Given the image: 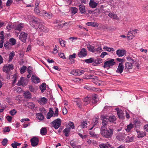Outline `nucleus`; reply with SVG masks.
Instances as JSON below:
<instances>
[{
    "label": "nucleus",
    "mask_w": 148,
    "mask_h": 148,
    "mask_svg": "<svg viewBox=\"0 0 148 148\" xmlns=\"http://www.w3.org/2000/svg\"><path fill=\"white\" fill-rule=\"evenodd\" d=\"M40 111L42 113H43L45 114L47 113V111L44 108H40L39 109Z\"/></svg>",
    "instance_id": "61"
},
{
    "label": "nucleus",
    "mask_w": 148,
    "mask_h": 148,
    "mask_svg": "<svg viewBox=\"0 0 148 148\" xmlns=\"http://www.w3.org/2000/svg\"><path fill=\"white\" fill-rule=\"evenodd\" d=\"M136 131L138 135L137 137L138 138H142L145 136L146 134V133L138 130L137 129L136 130Z\"/></svg>",
    "instance_id": "16"
},
{
    "label": "nucleus",
    "mask_w": 148,
    "mask_h": 148,
    "mask_svg": "<svg viewBox=\"0 0 148 148\" xmlns=\"http://www.w3.org/2000/svg\"><path fill=\"white\" fill-rule=\"evenodd\" d=\"M8 141V140L7 138H4L1 142V144L3 146H6L7 144Z\"/></svg>",
    "instance_id": "41"
},
{
    "label": "nucleus",
    "mask_w": 148,
    "mask_h": 148,
    "mask_svg": "<svg viewBox=\"0 0 148 148\" xmlns=\"http://www.w3.org/2000/svg\"><path fill=\"white\" fill-rule=\"evenodd\" d=\"M27 34L24 32H21L19 36V39L23 42L25 43L26 42Z\"/></svg>",
    "instance_id": "10"
},
{
    "label": "nucleus",
    "mask_w": 148,
    "mask_h": 148,
    "mask_svg": "<svg viewBox=\"0 0 148 148\" xmlns=\"http://www.w3.org/2000/svg\"><path fill=\"white\" fill-rule=\"evenodd\" d=\"M31 80L32 82L35 84L38 83L40 82V79L36 76L33 75L31 78Z\"/></svg>",
    "instance_id": "14"
},
{
    "label": "nucleus",
    "mask_w": 148,
    "mask_h": 148,
    "mask_svg": "<svg viewBox=\"0 0 148 148\" xmlns=\"http://www.w3.org/2000/svg\"><path fill=\"white\" fill-rule=\"evenodd\" d=\"M9 41L11 43V45H14L16 44V40L13 38H10V39Z\"/></svg>",
    "instance_id": "38"
},
{
    "label": "nucleus",
    "mask_w": 148,
    "mask_h": 148,
    "mask_svg": "<svg viewBox=\"0 0 148 148\" xmlns=\"http://www.w3.org/2000/svg\"><path fill=\"white\" fill-rule=\"evenodd\" d=\"M61 122L60 119L58 118L53 121L51 124L52 127H54L55 129H57L60 126Z\"/></svg>",
    "instance_id": "4"
},
{
    "label": "nucleus",
    "mask_w": 148,
    "mask_h": 148,
    "mask_svg": "<svg viewBox=\"0 0 148 148\" xmlns=\"http://www.w3.org/2000/svg\"><path fill=\"white\" fill-rule=\"evenodd\" d=\"M87 125V123L86 121H83L81 123V125L82 127L83 128H85L87 127L86 126Z\"/></svg>",
    "instance_id": "45"
},
{
    "label": "nucleus",
    "mask_w": 148,
    "mask_h": 148,
    "mask_svg": "<svg viewBox=\"0 0 148 148\" xmlns=\"http://www.w3.org/2000/svg\"><path fill=\"white\" fill-rule=\"evenodd\" d=\"M56 109V110L55 111V113L53 115V117H56L58 115V108L56 107H55Z\"/></svg>",
    "instance_id": "47"
},
{
    "label": "nucleus",
    "mask_w": 148,
    "mask_h": 148,
    "mask_svg": "<svg viewBox=\"0 0 148 148\" xmlns=\"http://www.w3.org/2000/svg\"><path fill=\"white\" fill-rule=\"evenodd\" d=\"M126 53V51L124 50L118 49L116 51V54L119 57L123 56Z\"/></svg>",
    "instance_id": "15"
},
{
    "label": "nucleus",
    "mask_w": 148,
    "mask_h": 148,
    "mask_svg": "<svg viewBox=\"0 0 148 148\" xmlns=\"http://www.w3.org/2000/svg\"><path fill=\"white\" fill-rule=\"evenodd\" d=\"M46 84L45 83H42L39 87V88L41 90L42 93L43 92L44 90H46V87L45 86Z\"/></svg>",
    "instance_id": "26"
},
{
    "label": "nucleus",
    "mask_w": 148,
    "mask_h": 148,
    "mask_svg": "<svg viewBox=\"0 0 148 148\" xmlns=\"http://www.w3.org/2000/svg\"><path fill=\"white\" fill-rule=\"evenodd\" d=\"M12 79H13V80L12 83V85H14L16 83L17 79V75L16 74H15L13 75Z\"/></svg>",
    "instance_id": "36"
},
{
    "label": "nucleus",
    "mask_w": 148,
    "mask_h": 148,
    "mask_svg": "<svg viewBox=\"0 0 148 148\" xmlns=\"http://www.w3.org/2000/svg\"><path fill=\"white\" fill-rule=\"evenodd\" d=\"M40 133L42 135H46L47 133V129L45 127H42L40 130Z\"/></svg>",
    "instance_id": "30"
},
{
    "label": "nucleus",
    "mask_w": 148,
    "mask_h": 148,
    "mask_svg": "<svg viewBox=\"0 0 148 148\" xmlns=\"http://www.w3.org/2000/svg\"><path fill=\"white\" fill-rule=\"evenodd\" d=\"M15 54L13 52H11L9 55V61H11L13 58Z\"/></svg>",
    "instance_id": "43"
},
{
    "label": "nucleus",
    "mask_w": 148,
    "mask_h": 148,
    "mask_svg": "<svg viewBox=\"0 0 148 148\" xmlns=\"http://www.w3.org/2000/svg\"><path fill=\"white\" fill-rule=\"evenodd\" d=\"M29 24L33 27L36 28L40 23H42L41 21L39 18L33 16H29Z\"/></svg>",
    "instance_id": "1"
},
{
    "label": "nucleus",
    "mask_w": 148,
    "mask_h": 148,
    "mask_svg": "<svg viewBox=\"0 0 148 148\" xmlns=\"http://www.w3.org/2000/svg\"><path fill=\"white\" fill-rule=\"evenodd\" d=\"M53 116V114H50L49 113H48L47 114V118L48 119H50V118Z\"/></svg>",
    "instance_id": "59"
},
{
    "label": "nucleus",
    "mask_w": 148,
    "mask_h": 148,
    "mask_svg": "<svg viewBox=\"0 0 148 148\" xmlns=\"http://www.w3.org/2000/svg\"><path fill=\"white\" fill-rule=\"evenodd\" d=\"M141 122L137 120H134V124L133 125L136 129L138 130L140 128V126L141 124Z\"/></svg>",
    "instance_id": "17"
},
{
    "label": "nucleus",
    "mask_w": 148,
    "mask_h": 148,
    "mask_svg": "<svg viewBox=\"0 0 148 148\" xmlns=\"http://www.w3.org/2000/svg\"><path fill=\"white\" fill-rule=\"evenodd\" d=\"M21 99L22 98L19 96L16 97L15 99L16 100L18 101L19 102H21L22 101Z\"/></svg>",
    "instance_id": "64"
},
{
    "label": "nucleus",
    "mask_w": 148,
    "mask_h": 148,
    "mask_svg": "<svg viewBox=\"0 0 148 148\" xmlns=\"http://www.w3.org/2000/svg\"><path fill=\"white\" fill-rule=\"evenodd\" d=\"M30 141L32 146L33 147H35L38 145L39 140L38 138L34 136L31 139Z\"/></svg>",
    "instance_id": "9"
},
{
    "label": "nucleus",
    "mask_w": 148,
    "mask_h": 148,
    "mask_svg": "<svg viewBox=\"0 0 148 148\" xmlns=\"http://www.w3.org/2000/svg\"><path fill=\"white\" fill-rule=\"evenodd\" d=\"M36 116L37 118L40 121L43 120L44 116L43 114L41 113H36Z\"/></svg>",
    "instance_id": "19"
},
{
    "label": "nucleus",
    "mask_w": 148,
    "mask_h": 148,
    "mask_svg": "<svg viewBox=\"0 0 148 148\" xmlns=\"http://www.w3.org/2000/svg\"><path fill=\"white\" fill-rule=\"evenodd\" d=\"M88 55V52L86 49L84 48L81 49L77 53V56L79 58H84Z\"/></svg>",
    "instance_id": "8"
},
{
    "label": "nucleus",
    "mask_w": 148,
    "mask_h": 148,
    "mask_svg": "<svg viewBox=\"0 0 148 148\" xmlns=\"http://www.w3.org/2000/svg\"><path fill=\"white\" fill-rule=\"evenodd\" d=\"M101 28L103 30L105 29H109L111 30V27H109L107 25H101Z\"/></svg>",
    "instance_id": "40"
},
{
    "label": "nucleus",
    "mask_w": 148,
    "mask_h": 148,
    "mask_svg": "<svg viewBox=\"0 0 148 148\" xmlns=\"http://www.w3.org/2000/svg\"><path fill=\"white\" fill-rule=\"evenodd\" d=\"M116 60L117 61L119 62H121L120 63H123V62H124L125 60V59H121L119 58H117L116 59Z\"/></svg>",
    "instance_id": "62"
},
{
    "label": "nucleus",
    "mask_w": 148,
    "mask_h": 148,
    "mask_svg": "<svg viewBox=\"0 0 148 148\" xmlns=\"http://www.w3.org/2000/svg\"><path fill=\"white\" fill-rule=\"evenodd\" d=\"M59 56L62 59H66L64 54L63 53H59Z\"/></svg>",
    "instance_id": "63"
},
{
    "label": "nucleus",
    "mask_w": 148,
    "mask_h": 148,
    "mask_svg": "<svg viewBox=\"0 0 148 148\" xmlns=\"http://www.w3.org/2000/svg\"><path fill=\"white\" fill-rule=\"evenodd\" d=\"M117 114L120 119H123L125 118L124 113L122 111H120L119 112H118Z\"/></svg>",
    "instance_id": "29"
},
{
    "label": "nucleus",
    "mask_w": 148,
    "mask_h": 148,
    "mask_svg": "<svg viewBox=\"0 0 148 148\" xmlns=\"http://www.w3.org/2000/svg\"><path fill=\"white\" fill-rule=\"evenodd\" d=\"M30 91L32 92H36V90L32 85L29 86V87Z\"/></svg>",
    "instance_id": "46"
},
{
    "label": "nucleus",
    "mask_w": 148,
    "mask_h": 148,
    "mask_svg": "<svg viewBox=\"0 0 148 148\" xmlns=\"http://www.w3.org/2000/svg\"><path fill=\"white\" fill-rule=\"evenodd\" d=\"M124 68V66L123 65V64L122 63H120L119 64L118 68L116 70V73L121 74L123 71Z\"/></svg>",
    "instance_id": "11"
},
{
    "label": "nucleus",
    "mask_w": 148,
    "mask_h": 148,
    "mask_svg": "<svg viewBox=\"0 0 148 148\" xmlns=\"http://www.w3.org/2000/svg\"><path fill=\"white\" fill-rule=\"evenodd\" d=\"M69 125L70 126V127L69 128L70 129L71 128L73 129H74L75 128V126L74 125V124L73 122L70 121L69 122Z\"/></svg>",
    "instance_id": "49"
},
{
    "label": "nucleus",
    "mask_w": 148,
    "mask_h": 148,
    "mask_svg": "<svg viewBox=\"0 0 148 148\" xmlns=\"http://www.w3.org/2000/svg\"><path fill=\"white\" fill-rule=\"evenodd\" d=\"M86 25L88 26H91L93 27H97L99 25L98 23L95 22H88L86 23Z\"/></svg>",
    "instance_id": "21"
},
{
    "label": "nucleus",
    "mask_w": 148,
    "mask_h": 148,
    "mask_svg": "<svg viewBox=\"0 0 148 148\" xmlns=\"http://www.w3.org/2000/svg\"><path fill=\"white\" fill-rule=\"evenodd\" d=\"M23 96L26 99H30L32 98V95L29 91H26L23 94Z\"/></svg>",
    "instance_id": "18"
},
{
    "label": "nucleus",
    "mask_w": 148,
    "mask_h": 148,
    "mask_svg": "<svg viewBox=\"0 0 148 148\" xmlns=\"http://www.w3.org/2000/svg\"><path fill=\"white\" fill-rule=\"evenodd\" d=\"M94 61L97 64H99L102 62L103 60L101 58H99L95 59H94Z\"/></svg>",
    "instance_id": "35"
},
{
    "label": "nucleus",
    "mask_w": 148,
    "mask_h": 148,
    "mask_svg": "<svg viewBox=\"0 0 148 148\" xmlns=\"http://www.w3.org/2000/svg\"><path fill=\"white\" fill-rule=\"evenodd\" d=\"M25 82L24 80L23 79V77H21V79L18 80V82L17 84L18 86H20L21 85L23 86L24 84H25L24 83Z\"/></svg>",
    "instance_id": "28"
},
{
    "label": "nucleus",
    "mask_w": 148,
    "mask_h": 148,
    "mask_svg": "<svg viewBox=\"0 0 148 148\" xmlns=\"http://www.w3.org/2000/svg\"><path fill=\"white\" fill-rule=\"evenodd\" d=\"M133 63L132 62H126L125 64V71L127 72L129 71V69H132L133 67Z\"/></svg>",
    "instance_id": "12"
},
{
    "label": "nucleus",
    "mask_w": 148,
    "mask_h": 148,
    "mask_svg": "<svg viewBox=\"0 0 148 148\" xmlns=\"http://www.w3.org/2000/svg\"><path fill=\"white\" fill-rule=\"evenodd\" d=\"M133 125L132 123L130 124L129 125L127 126V128H125V130L127 132H130L131 130L133 128Z\"/></svg>",
    "instance_id": "31"
},
{
    "label": "nucleus",
    "mask_w": 148,
    "mask_h": 148,
    "mask_svg": "<svg viewBox=\"0 0 148 148\" xmlns=\"http://www.w3.org/2000/svg\"><path fill=\"white\" fill-rule=\"evenodd\" d=\"M17 112L16 110L15 109L12 110L10 112V113L12 116L15 115Z\"/></svg>",
    "instance_id": "48"
},
{
    "label": "nucleus",
    "mask_w": 148,
    "mask_h": 148,
    "mask_svg": "<svg viewBox=\"0 0 148 148\" xmlns=\"http://www.w3.org/2000/svg\"><path fill=\"white\" fill-rule=\"evenodd\" d=\"M97 96L96 94L92 96V101L93 103H96L98 101Z\"/></svg>",
    "instance_id": "25"
},
{
    "label": "nucleus",
    "mask_w": 148,
    "mask_h": 148,
    "mask_svg": "<svg viewBox=\"0 0 148 148\" xmlns=\"http://www.w3.org/2000/svg\"><path fill=\"white\" fill-rule=\"evenodd\" d=\"M93 125L95 126L98 123V119L96 117L94 118L93 119Z\"/></svg>",
    "instance_id": "44"
},
{
    "label": "nucleus",
    "mask_w": 148,
    "mask_h": 148,
    "mask_svg": "<svg viewBox=\"0 0 148 148\" xmlns=\"http://www.w3.org/2000/svg\"><path fill=\"white\" fill-rule=\"evenodd\" d=\"M66 42L65 41L63 40H61L60 39H59V42L61 46L63 47H65Z\"/></svg>",
    "instance_id": "37"
},
{
    "label": "nucleus",
    "mask_w": 148,
    "mask_h": 148,
    "mask_svg": "<svg viewBox=\"0 0 148 148\" xmlns=\"http://www.w3.org/2000/svg\"><path fill=\"white\" fill-rule=\"evenodd\" d=\"M78 9L76 7H72L71 8V13L74 14L77 12Z\"/></svg>",
    "instance_id": "33"
},
{
    "label": "nucleus",
    "mask_w": 148,
    "mask_h": 148,
    "mask_svg": "<svg viewBox=\"0 0 148 148\" xmlns=\"http://www.w3.org/2000/svg\"><path fill=\"white\" fill-rule=\"evenodd\" d=\"M14 69V66L12 64H5L3 67V70L4 72L9 73L10 70Z\"/></svg>",
    "instance_id": "5"
},
{
    "label": "nucleus",
    "mask_w": 148,
    "mask_h": 148,
    "mask_svg": "<svg viewBox=\"0 0 148 148\" xmlns=\"http://www.w3.org/2000/svg\"><path fill=\"white\" fill-rule=\"evenodd\" d=\"M103 49L105 51H108L111 52V51H114V49L112 48L108 47L107 46H105L103 48Z\"/></svg>",
    "instance_id": "34"
},
{
    "label": "nucleus",
    "mask_w": 148,
    "mask_h": 148,
    "mask_svg": "<svg viewBox=\"0 0 148 148\" xmlns=\"http://www.w3.org/2000/svg\"><path fill=\"white\" fill-rule=\"evenodd\" d=\"M27 68V67L25 66H23L21 68L20 72L22 74L24 73L25 72Z\"/></svg>",
    "instance_id": "42"
},
{
    "label": "nucleus",
    "mask_w": 148,
    "mask_h": 148,
    "mask_svg": "<svg viewBox=\"0 0 148 148\" xmlns=\"http://www.w3.org/2000/svg\"><path fill=\"white\" fill-rule=\"evenodd\" d=\"M108 121L110 122H113L115 121L116 119V118L115 116L113 115H112L108 117Z\"/></svg>",
    "instance_id": "24"
},
{
    "label": "nucleus",
    "mask_w": 148,
    "mask_h": 148,
    "mask_svg": "<svg viewBox=\"0 0 148 148\" xmlns=\"http://www.w3.org/2000/svg\"><path fill=\"white\" fill-rule=\"evenodd\" d=\"M89 4L90 7L95 8L97 6L98 3L94 2L93 0H90Z\"/></svg>",
    "instance_id": "20"
},
{
    "label": "nucleus",
    "mask_w": 148,
    "mask_h": 148,
    "mask_svg": "<svg viewBox=\"0 0 148 148\" xmlns=\"http://www.w3.org/2000/svg\"><path fill=\"white\" fill-rule=\"evenodd\" d=\"M47 101V99L45 98V97H43L42 98L40 101H39V102H42L44 104Z\"/></svg>",
    "instance_id": "39"
},
{
    "label": "nucleus",
    "mask_w": 148,
    "mask_h": 148,
    "mask_svg": "<svg viewBox=\"0 0 148 148\" xmlns=\"http://www.w3.org/2000/svg\"><path fill=\"white\" fill-rule=\"evenodd\" d=\"M23 27L20 24H18L17 25L16 27V29L18 31H21L22 28Z\"/></svg>",
    "instance_id": "54"
},
{
    "label": "nucleus",
    "mask_w": 148,
    "mask_h": 148,
    "mask_svg": "<svg viewBox=\"0 0 148 148\" xmlns=\"http://www.w3.org/2000/svg\"><path fill=\"white\" fill-rule=\"evenodd\" d=\"M63 132L64 134V135L65 136L68 137L69 135V134L70 132V130L69 128H66L63 130Z\"/></svg>",
    "instance_id": "23"
},
{
    "label": "nucleus",
    "mask_w": 148,
    "mask_h": 148,
    "mask_svg": "<svg viewBox=\"0 0 148 148\" xmlns=\"http://www.w3.org/2000/svg\"><path fill=\"white\" fill-rule=\"evenodd\" d=\"M84 61L87 64H89L90 63H91L94 62V58L93 57L89 59H85Z\"/></svg>",
    "instance_id": "27"
},
{
    "label": "nucleus",
    "mask_w": 148,
    "mask_h": 148,
    "mask_svg": "<svg viewBox=\"0 0 148 148\" xmlns=\"http://www.w3.org/2000/svg\"><path fill=\"white\" fill-rule=\"evenodd\" d=\"M71 74L74 75H78L77 70H73L71 71Z\"/></svg>",
    "instance_id": "51"
},
{
    "label": "nucleus",
    "mask_w": 148,
    "mask_h": 148,
    "mask_svg": "<svg viewBox=\"0 0 148 148\" xmlns=\"http://www.w3.org/2000/svg\"><path fill=\"white\" fill-rule=\"evenodd\" d=\"M36 28L39 32L45 33H47L49 31V29L47 27L41 23Z\"/></svg>",
    "instance_id": "6"
},
{
    "label": "nucleus",
    "mask_w": 148,
    "mask_h": 148,
    "mask_svg": "<svg viewBox=\"0 0 148 148\" xmlns=\"http://www.w3.org/2000/svg\"><path fill=\"white\" fill-rule=\"evenodd\" d=\"M12 3V0H8L6 4V6L8 7L10 6Z\"/></svg>",
    "instance_id": "55"
},
{
    "label": "nucleus",
    "mask_w": 148,
    "mask_h": 148,
    "mask_svg": "<svg viewBox=\"0 0 148 148\" xmlns=\"http://www.w3.org/2000/svg\"><path fill=\"white\" fill-rule=\"evenodd\" d=\"M108 54V53L106 52H102L100 56V57L102 58L104 57V56L107 55Z\"/></svg>",
    "instance_id": "58"
},
{
    "label": "nucleus",
    "mask_w": 148,
    "mask_h": 148,
    "mask_svg": "<svg viewBox=\"0 0 148 148\" xmlns=\"http://www.w3.org/2000/svg\"><path fill=\"white\" fill-rule=\"evenodd\" d=\"M79 10L80 13L82 14H85L86 12V9L85 6L82 4L79 5Z\"/></svg>",
    "instance_id": "13"
},
{
    "label": "nucleus",
    "mask_w": 148,
    "mask_h": 148,
    "mask_svg": "<svg viewBox=\"0 0 148 148\" xmlns=\"http://www.w3.org/2000/svg\"><path fill=\"white\" fill-rule=\"evenodd\" d=\"M32 69V67H31L30 66H29L27 68V71L29 74H32L33 71L31 69Z\"/></svg>",
    "instance_id": "57"
},
{
    "label": "nucleus",
    "mask_w": 148,
    "mask_h": 148,
    "mask_svg": "<svg viewBox=\"0 0 148 148\" xmlns=\"http://www.w3.org/2000/svg\"><path fill=\"white\" fill-rule=\"evenodd\" d=\"M115 63L114 60V59H112L110 60L106 61L104 62L103 67L104 68H106L108 70L110 68H112Z\"/></svg>",
    "instance_id": "3"
},
{
    "label": "nucleus",
    "mask_w": 148,
    "mask_h": 148,
    "mask_svg": "<svg viewBox=\"0 0 148 148\" xmlns=\"http://www.w3.org/2000/svg\"><path fill=\"white\" fill-rule=\"evenodd\" d=\"M35 107V105L32 102H30L29 104L28 107L31 109H34Z\"/></svg>",
    "instance_id": "53"
},
{
    "label": "nucleus",
    "mask_w": 148,
    "mask_h": 148,
    "mask_svg": "<svg viewBox=\"0 0 148 148\" xmlns=\"http://www.w3.org/2000/svg\"><path fill=\"white\" fill-rule=\"evenodd\" d=\"M102 51V49L100 46H99L97 48L95 49V51L97 52L98 53H100Z\"/></svg>",
    "instance_id": "52"
},
{
    "label": "nucleus",
    "mask_w": 148,
    "mask_h": 148,
    "mask_svg": "<svg viewBox=\"0 0 148 148\" xmlns=\"http://www.w3.org/2000/svg\"><path fill=\"white\" fill-rule=\"evenodd\" d=\"M76 54L75 53H74L73 55L69 56V59L70 60L71 59L75 58L76 57Z\"/></svg>",
    "instance_id": "60"
},
{
    "label": "nucleus",
    "mask_w": 148,
    "mask_h": 148,
    "mask_svg": "<svg viewBox=\"0 0 148 148\" xmlns=\"http://www.w3.org/2000/svg\"><path fill=\"white\" fill-rule=\"evenodd\" d=\"M108 116H106L104 115H101V118L102 121V126H101V127H105V128L106 129L108 122Z\"/></svg>",
    "instance_id": "7"
},
{
    "label": "nucleus",
    "mask_w": 148,
    "mask_h": 148,
    "mask_svg": "<svg viewBox=\"0 0 148 148\" xmlns=\"http://www.w3.org/2000/svg\"><path fill=\"white\" fill-rule=\"evenodd\" d=\"M78 72V75H81L83 74L84 72V71L82 70H77Z\"/></svg>",
    "instance_id": "56"
},
{
    "label": "nucleus",
    "mask_w": 148,
    "mask_h": 148,
    "mask_svg": "<svg viewBox=\"0 0 148 148\" xmlns=\"http://www.w3.org/2000/svg\"><path fill=\"white\" fill-rule=\"evenodd\" d=\"M43 13H44L45 14V16L47 17L48 18H51L52 16L50 14V13H47L46 11H43Z\"/></svg>",
    "instance_id": "50"
},
{
    "label": "nucleus",
    "mask_w": 148,
    "mask_h": 148,
    "mask_svg": "<svg viewBox=\"0 0 148 148\" xmlns=\"http://www.w3.org/2000/svg\"><path fill=\"white\" fill-rule=\"evenodd\" d=\"M113 130L110 128L108 130L105 127H101L100 134L101 136L105 138H111L112 136Z\"/></svg>",
    "instance_id": "2"
},
{
    "label": "nucleus",
    "mask_w": 148,
    "mask_h": 148,
    "mask_svg": "<svg viewBox=\"0 0 148 148\" xmlns=\"http://www.w3.org/2000/svg\"><path fill=\"white\" fill-rule=\"evenodd\" d=\"M134 140V137L133 136L130 137L128 136L126 138V142L127 143L131 142L133 141Z\"/></svg>",
    "instance_id": "32"
},
{
    "label": "nucleus",
    "mask_w": 148,
    "mask_h": 148,
    "mask_svg": "<svg viewBox=\"0 0 148 148\" xmlns=\"http://www.w3.org/2000/svg\"><path fill=\"white\" fill-rule=\"evenodd\" d=\"M87 47L88 51L94 53L95 51V48L94 47L92 46L91 45L88 44L87 45Z\"/></svg>",
    "instance_id": "22"
}]
</instances>
